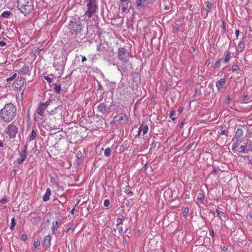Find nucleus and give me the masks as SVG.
I'll use <instances>...</instances> for the list:
<instances>
[{
    "label": "nucleus",
    "mask_w": 252,
    "mask_h": 252,
    "mask_svg": "<svg viewBox=\"0 0 252 252\" xmlns=\"http://www.w3.org/2000/svg\"><path fill=\"white\" fill-rule=\"evenodd\" d=\"M142 0H139L137 2V6H139L142 4Z\"/></svg>",
    "instance_id": "obj_48"
},
{
    "label": "nucleus",
    "mask_w": 252,
    "mask_h": 252,
    "mask_svg": "<svg viewBox=\"0 0 252 252\" xmlns=\"http://www.w3.org/2000/svg\"><path fill=\"white\" fill-rule=\"evenodd\" d=\"M1 250V248L0 247V251Z\"/></svg>",
    "instance_id": "obj_56"
},
{
    "label": "nucleus",
    "mask_w": 252,
    "mask_h": 252,
    "mask_svg": "<svg viewBox=\"0 0 252 252\" xmlns=\"http://www.w3.org/2000/svg\"><path fill=\"white\" fill-rule=\"evenodd\" d=\"M40 244V243L39 241H34L33 243V247L34 248H36L38 247Z\"/></svg>",
    "instance_id": "obj_36"
},
{
    "label": "nucleus",
    "mask_w": 252,
    "mask_h": 252,
    "mask_svg": "<svg viewBox=\"0 0 252 252\" xmlns=\"http://www.w3.org/2000/svg\"><path fill=\"white\" fill-rule=\"evenodd\" d=\"M51 190L49 188H48L46 189V192L43 196V200L45 202L48 201L50 199V196L51 195Z\"/></svg>",
    "instance_id": "obj_16"
},
{
    "label": "nucleus",
    "mask_w": 252,
    "mask_h": 252,
    "mask_svg": "<svg viewBox=\"0 0 252 252\" xmlns=\"http://www.w3.org/2000/svg\"><path fill=\"white\" fill-rule=\"evenodd\" d=\"M189 212V209L188 208H185L184 210V213L185 214H187Z\"/></svg>",
    "instance_id": "obj_40"
},
{
    "label": "nucleus",
    "mask_w": 252,
    "mask_h": 252,
    "mask_svg": "<svg viewBox=\"0 0 252 252\" xmlns=\"http://www.w3.org/2000/svg\"><path fill=\"white\" fill-rule=\"evenodd\" d=\"M232 69L233 71H236L239 69V67L237 64L234 63L232 66Z\"/></svg>",
    "instance_id": "obj_28"
},
{
    "label": "nucleus",
    "mask_w": 252,
    "mask_h": 252,
    "mask_svg": "<svg viewBox=\"0 0 252 252\" xmlns=\"http://www.w3.org/2000/svg\"><path fill=\"white\" fill-rule=\"evenodd\" d=\"M45 80H46V81H48V82L49 83H51V80H51V79L50 77H47H47H45Z\"/></svg>",
    "instance_id": "obj_42"
},
{
    "label": "nucleus",
    "mask_w": 252,
    "mask_h": 252,
    "mask_svg": "<svg viewBox=\"0 0 252 252\" xmlns=\"http://www.w3.org/2000/svg\"><path fill=\"white\" fill-rule=\"evenodd\" d=\"M16 73H14L12 76V77H10L9 78L7 79V81L9 80H11V79H14L15 77H16Z\"/></svg>",
    "instance_id": "obj_43"
},
{
    "label": "nucleus",
    "mask_w": 252,
    "mask_h": 252,
    "mask_svg": "<svg viewBox=\"0 0 252 252\" xmlns=\"http://www.w3.org/2000/svg\"><path fill=\"white\" fill-rule=\"evenodd\" d=\"M10 14V12L9 11H5L2 13V16L4 17H7Z\"/></svg>",
    "instance_id": "obj_32"
},
{
    "label": "nucleus",
    "mask_w": 252,
    "mask_h": 252,
    "mask_svg": "<svg viewBox=\"0 0 252 252\" xmlns=\"http://www.w3.org/2000/svg\"><path fill=\"white\" fill-rule=\"evenodd\" d=\"M175 113V111L174 110L171 111L170 113V117L173 121H175L176 120V118L174 117Z\"/></svg>",
    "instance_id": "obj_30"
},
{
    "label": "nucleus",
    "mask_w": 252,
    "mask_h": 252,
    "mask_svg": "<svg viewBox=\"0 0 252 252\" xmlns=\"http://www.w3.org/2000/svg\"><path fill=\"white\" fill-rule=\"evenodd\" d=\"M51 240V237L48 235L46 236L43 240V246L44 247H49L50 245V242Z\"/></svg>",
    "instance_id": "obj_15"
},
{
    "label": "nucleus",
    "mask_w": 252,
    "mask_h": 252,
    "mask_svg": "<svg viewBox=\"0 0 252 252\" xmlns=\"http://www.w3.org/2000/svg\"><path fill=\"white\" fill-rule=\"evenodd\" d=\"M231 53H230V51L229 50H228L227 51L226 54L225 55L224 60V62L225 63H227L229 61V60L231 57Z\"/></svg>",
    "instance_id": "obj_20"
},
{
    "label": "nucleus",
    "mask_w": 252,
    "mask_h": 252,
    "mask_svg": "<svg viewBox=\"0 0 252 252\" xmlns=\"http://www.w3.org/2000/svg\"><path fill=\"white\" fill-rule=\"evenodd\" d=\"M97 110L98 112H100L102 114H105L107 112V107L106 104L102 102L100 103L97 106Z\"/></svg>",
    "instance_id": "obj_9"
},
{
    "label": "nucleus",
    "mask_w": 252,
    "mask_h": 252,
    "mask_svg": "<svg viewBox=\"0 0 252 252\" xmlns=\"http://www.w3.org/2000/svg\"><path fill=\"white\" fill-rule=\"evenodd\" d=\"M219 133L220 134H224V130H223L222 128L220 130V131H219Z\"/></svg>",
    "instance_id": "obj_49"
},
{
    "label": "nucleus",
    "mask_w": 252,
    "mask_h": 252,
    "mask_svg": "<svg viewBox=\"0 0 252 252\" xmlns=\"http://www.w3.org/2000/svg\"><path fill=\"white\" fill-rule=\"evenodd\" d=\"M205 4H206V10H207V13L210 11L211 9V7H212V4L211 3H210V1H207L205 2Z\"/></svg>",
    "instance_id": "obj_22"
},
{
    "label": "nucleus",
    "mask_w": 252,
    "mask_h": 252,
    "mask_svg": "<svg viewBox=\"0 0 252 252\" xmlns=\"http://www.w3.org/2000/svg\"><path fill=\"white\" fill-rule=\"evenodd\" d=\"M11 223H10V229L11 230H13V229L16 225V221H15V218H13L11 219Z\"/></svg>",
    "instance_id": "obj_21"
},
{
    "label": "nucleus",
    "mask_w": 252,
    "mask_h": 252,
    "mask_svg": "<svg viewBox=\"0 0 252 252\" xmlns=\"http://www.w3.org/2000/svg\"><path fill=\"white\" fill-rule=\"evenodd\" d=\"M75 210V208H74L70 212V213L73 215L74 214V211Z\"/></svg>",
    "instance_id": "obj_53"
},
{
    "label": "nucleus",
    "mask_w": 252,
    "mask_h": 252,
    "mask_svg": "<svg viewBox=\"0 0 252 252\" xmlns=\"http://www.w3.org/2000/svg\"><path fill=\"white\" fill-rule=\"evenodd\" d=\"M72 224L71 223H68L65 225V229H64V231L65 232H68L70 228H71Z\"/></svg>",
    "instance_id": "obj_26"
},
{
    "label": "nucleus",
    "mask_w": 252,
    "mask_h": 252,
    "mask_svg": "<svg viewBox=\"0 0 252 252\" xmlns=\"http://www.w3.org/2000/svg\"><path fill=\"white\" fill-rule=\"evenodd\" d=\"M183 110V108L182 107H180L178 109V111L179 113H181L182 112Z\"/></svg>",
    "instance_id": "obj_45"
},
{
    "label": "nucleus",
    "mask_w": 252,
    "mask_h": 252,
    "mask_svg": "<svg viewBox=\"0 0 252 252\" xmlns=\"http://www.w3.org/2000/svg\"><path fill=\"white\" fill-rule=\"evenodd\" d=\"M6 202V199L5 198H3L0 200V204H3Z\"/></svg>",
    "instance_id": "obj_39"
},
{
    "label": "nucleus",
    "mask_w": 252,
    "mask_h": 252,
    "mask_svg": "<svg viewBox=\"0 0 252 252\" xmlns=\"http://www.w3.org/2000/svg\"><path fill=\"white\" fill-rule=\"evenodd\" d=\"M222 250L223 251H227V247H225V246H223L222 248Z\"/></svg>",
    "instance_id": "obj_47"
},
{
    "label": "nucleus",
    "mask_w": 252,
    "mask_h": 252,
    "mask_svg": "<svg viewBox=\"0 0 252 252\" xmlns=\"http://www.w3.org/2000/svg\"><path fill=\"white\" fill-rule=\"evenodd\" d=\"M118 230L119 233H122L123 231V228L121 226H118Z\"/></svg>",
    "instance_id": "obj_37"
},
{
    "label": "nucleus",
    "mask_w": 252,
    "mask_h": 252,
    "mask_svg": "<svg viewBox=\"0 0 252 252\" xmlns=\"http://www.w3.org/2000/svg\"><path fill=\"white\" fill-rule=\"evenodd\" d=\"M243 135V131L241 128H238L236 131L235 138L237 140H240Z\"/></svg>",
    "instance_id": "obj_18"
},
{
    "label": "nucleus",
    "mask_w": 252,
    "mask_h": 252,
    "mask_svg": "<svg viewBox=\"0 0 252 252\" xmlns=\"http://www.w3.org/2000/svg\"><path fill=\"white\" fill-rule=\"evenodd\" d=\"M124 218H118L117 220V225L118 226L120 225V224H122Z\"/></svg>",
    "instance_id": "obj_31"
},
{
    "label": "nucleus",
    "mask_w": 252,
    "mask_h": 252,
    "mask_svg": "<svg viewBox=\"0 0 252 252\" xmlns=\"http://www.w3.org/2000/svg\"><path fill=\"white\" fill-rule=\"evenodd\" d=\"M6 45V43L3 41H0V46L3 47Z\"/></svg>",
    "instance_id": "obj_41"
},
{
    "label": "nucleus",
    "mask_w": 252,
    "mask_h": 252,
    "mask_svg": "<svg viewBox=\"0 0 252 252\" xmlns=\"http://www.w3.org/2000/svg\"><path fill=\"white\" fill-rule=\"evenodd\" d=\"M122 2H124V1H128L129 0H120Z\"/></svg>",
    "instance_id": "obj_54"
},
{
    "label": "nucleus",
    "mask_w": 252,
    "mask_h": 252,
    "mask_svg": "<svg viewBox=\"0 0 252 252\" xmlns=\"http://www.w3.org/2000/svg\"><path fill=\"white\" fill-rule=\"evenodd\" d=\"M210 235L213 237L214 236V232L213 231V230H212L211 231H210Z\"/></svg>",
    "instance_id": "obj_51"
},
{
    "label": "nucleus",
    "mask_w": 252,
    "mask_h": 252,
    "mask_svg": "<svg viewBox=\"0 0 252 252\" xmlns=\"http://www.w3.org/2000/svg\"><path fill=\"white\" fill-rule=\"evenodd\" d=\"M239 33H240V31L238 30L236 31L235 34H236V36L237 37V38H238Z\"/></svg>",
    "instance_id": "obj_44"
},
{
    "label": "nucleus",
    "mask_w": 252,
    "mask_h": 252,
    "mask_svg": "<svg viewBox=\"0 0 252 252\" xmlns=\"http://www.w3.org/2000/svg\"><path fill=\"white\" fill-rule=\"evenodd\" d=\"M29 70V68L28 66H24L21 69V72L23 74H26Z\"/></svg>",
    "instance_id": "obj_25"
},
{
    "label": "nucleus",
    "mask_w": 252,
    "mask_h": 252,
    "mask_svg": "<svg viewBox=\"0 0 252 252\" xmlns=\"http://www.w3.org/2000/svg\"><path fill=\"white\" fill-rule=\"evenodd\" d=\"M18 132V127L13 123H10L7 126L4 130L5 133L7 135L9 138H14Z\"/></svg>",
    "instance_id": "obj_6"
},
{
    "label": "nucleus",
    "mask_w": 252,
    "mask_h": 252,
    "mask_svg": "<svg viewBox=\"0 0 252 252\" xmlns=\"http://www.w3.org/2000/svg\"><path fill=\"white\" fill-rule=\"evenodd\" d=\"M27 156V153L26 150H24L23 152L20 153V157L17 159V162L19 164H22L25 160V158Z\"/></svg>",
    "instance_id": "obj_10"
},
{
    "label": "nucleus",
    "mask_w": 252,
    "mask_h": 252,
    "mask_svg": "<svg viewBox=\"0 0 252 252\" xmlns=\"http://www.w3.org/2000/svg\"><path fill=\"white\" fill-rule=\"evenodd\" d=\"M110 202L109 199H105L104 201V205L105 207H108L110 205Z\"/></svg>",
    "instance_id": "obj_35"
},
{
    "label": "nucleus",
    "mask_w": 252,
    "mask_h": 252,
    "mask_svg": "<svg viewBox=\"0 0 252 252\" xmlns=\"http://www.w3.org/2000/svg\"><path fill=\"white\" fill-rule=\"evenodd\" d=\"M17 109L11 103L6 104L0 111L1 119L6 123H10L16 117Z\"/></svg>",
    "instance_id": "obj_2"
},
{
    "label": "nucleus",
    "mask_w": 252,
    "mask_h": 252,
    "mask_svg": "<svg viewBox=\"0 0 252 252\" xmlns=\"http://www.w3.org/2000/svg\"><path fill=\"white\" fill-rule=\"evenodd\" d=\"M36 136V132L34 130H32L31 133L28 136V140L29 141H32L33 140Z\"/></svg>",
    "instance_id": "obj_19"
},
{
    "label": "nucleus",
    "mask_w": 252,
    "mask_h": 252,
    "mask_svg": "<svg viewBox=\"0 0 252 252\" xmlns=\"http://www.w3.org/2000/svg\"><path fill=\"white\" fill-rule=\"evenodd\" d=\"M216 212L218 216H224V213L222 211H220L219 210L216 209Z\"/></svg>",
    "instance_id": "obj_33"
},
{
    "label": "nucleus",
    "mask_w": 252,
    "mask_h": 252,
    "mask_svg": "<svg viewBox=\"0 0 252 252\" xmlns=\"http://www.w3.org/2000/svg\"><path fill=\"white\" fill-rule=\"evenodd\" d=\"M221 62V59H219L218 60V61L215 63V64H214V69H217V68H218L220 67V63Z\"/></svg>",
    "instance_id": "obj_23"
},
{
    "label": "nucleus",
    "mask_w": 252,
    "mask_h": 252,
    "mask_svg": "<svg viewBox=\"0 0 252 252\" xmlns=\"http://www.w3.org/2000/svg\"><path fill=\"white\" fill-rule=\"evenodd\" d=\"M119 59L124 63H126L129 59V53L125 48H120L118 50Z\"/></svg>",
    "instance_id": "obj_8"
},
{
    "label": "nucleus",
    "mask_w": 252,
    "mask_h": 252,
    "mask_svg": "<svg viewBox=\"0 0 252 252\" xmlns=\"http://www.w3.org/2000/svg\"><path fill=\"white\" fill-rule=\"evenodd\" d=\"M111 153V150L110 148H107L104 151V155L106 157H109Z\"/></svg>",
    "instance_id": "obj_24"
},
{
    "label": "nucleus",
    "mask_w": 252,
    "mask_h": 252,
    "mask_svg": "<svg viewBox=\"0 0 252 252\" xmlns=\"http://www.w3.org/2000/svg\"><path fill=\"white\" fill-rule=\"evenodd\" d=\"M225 84V80L224 78H221L216 82V86L218 90L220 91Z\"/></svg>",
    "instance_id": "obj_13"
},
{
    "label": "nucleus",
    "mask_w": 252,
    "mask_h": 252,
    "mask_svg": "<svg viewBox=\"0 0 252 252\" xmlns=\"http://www.w3.org/2000/svg\"><path fill=\"white\" fill-rule=\"evenodd\" d=\"M24 83V79H18L16 80L13 83V85L17 89H21V88L23 86Z\"/></svg>",
    "instance_id": "obj_14"
},
{
    "label": "nucleus",
    "mask_w": 252,
    "mask_h": 252,
    "mask_svg": "<svg viewBox=\"0 0 252 252\" xmlns=\"http://www.w3.org/2000/svg\"><path fill=\"white\" fill-rule=\"evenodd\" d=\"M3 146V143L1 141H0V148L2 147Z\"/></svg>",
    "instance_id": "obj_52"
},
{
    "label": "nucleus",
    "mask_w": 252,
    "mask_h": 252,
    "mask_svg": "<svg viewBox=\"0 0 252 252\" xmlns=\"http://www.w3.org/2000/svg\"><path fill=\"white\" fill-rule=\"evenodd\" d=\"M61 220L60 218H58L55 221H53L51 228L53 233H55V231L58 229Z\"/></svg>",
    "instance_id": "obj_11"
},
{
    "label": "nucleus",
    "mask_w": 252,
    "mask_h": 252,
    "mask_svg": "<svg viewBox=\"0 0 252 252\" xmlns=\"http://www.w3.org/2000/svg\"><path fill=\"white\" fill-rule=\"evenodd\" d=\"M67 28L69 33L76 37L82 31L84 26L81 24L80 18L77 17L72 18L70 20Z\"/></svg>",
    "instance_id": "obj_3"
},
{
    "label": "nucleus",
    "mask_w": 252,
    "mask_h": 252,
    "mask_svg": "<svg viewBox=\"0 0 252 252\" xmlns=\"http://www.w3.org/2000/svg\"><path fill=\"white\" fill-rule=\"evenodd\" d=\"M62 109L61 107H54L50 101L41 103L36 110L35 120L39 123L47 122L51 124L50 122L47 121L46 116L47 115L52 116L57 114L58 117H61Z\"/></svg>",
    "instance_id": "obj_1"
},
{
    "label": "nucleus",
    "mask_w": 252,
    "mask_h": 252,
    "mask_svg": "<svg viewBox=\"0 0 252 252\" xmlns=\"http://www.w3.org/2000/svg\"><path fill=\"white\" fill-rule=\"evenodd\" d=\"M55 91L57 93H60L61 91V86L56 85L54 88Z\"/></svg>",
    "instance_id": "obj_34"
},
{
    "label": "nucleus",
    "mask_w": 252,
    "mask_h": 252,
    "mask_svg": "<svg viewBox=\"0 0 252 252\" xmlns=\"http://www.w3.org/2000/svg\"><path fill=\"white\" fill-rule=\"evenodd\" d=\"M21 237H22V240H27V239L28 238V236H27V235L26 234H22Z\"/></svg>",
    "instance_id": "obj_38"
},
{
    "label": "nucleus",
    "mask_w": 252,
    "mask_h": 252,
    "mask_svg": "<svg viewBox=\"0 0 252 252\" xmlns=\"http://www.w3.org/2000/svg\"><path fill=\"white\" fill-rule=\"evenodd\" d=\"M128 118L127 116L123 113H121L116 116L113 119V122L118 123L121 125L125 126L127 124Z\"/></svg>",
    "instance_id": "obj_7"
},
{
    "label": "nucleus",
    "mask_w": 252,
    "mask_h": 252,
    "mask_svg": "<svg viewBox=\"0 0 252 252\" xmlns=\"http://www.w3.org/2000/svg\"><path fill=\"white\" fill-rule=\"evenodd\" d=\"M205 199L203 194L199 193L197 196V199L198 200L203 201Z\"/></svg>",
    "instance_id": "obj_29"
},
{
    "label": "nucleus",
    "mask_w": 252,
    "mask_h": 252,
    "mask_svg": "<svg viewBox=\"0 0 252 252\" xmlns=\"http://www.w3.org/2000/svg\"><path fill=\"white\" fill-rule=\"evenodd\" d=\"M245 47V42L243 39L240 40L239 42L238 47H237V51L238 52H242Z\"/></svg>",
    "instance_id": "obj_17"
},
{
    "label": "nucleus",
    "mask_w": 252,
    "mask_h": 252,
    "mask_svg": "<svg viewBox=\"0 0 252 252\" xmlns=\"http://www.w3.org/2000/svg\"><path fill=\"white\" fill-rule=\"evenodd\" d=\"M247 96V95H244V97H246Z\"/></svg>",
    "instance_id": "obj_55"
},
{
    "label": "nucleus",
    "mask_w": 252,
    "mask_h": 252,
    "mask_svg": "<svg viewBox=\"0 0 252 252\" xmlns=\"http://www.w3.org/2000/svg\"><path fill=\"white\" fill-rule=\"evenodd\" d=\"M149 127L147 125H142L139 126L138 129V134H140L141 132L143 133V134H146L148 131Z\"/></svg>",
    "instance_id": "obj_12"
},
{
    "label": "nucleus",
    "mask_w": 252,
    "mask_h": 252,
    "mask_svg": "<svg viewBox=\"0 0 252 252\" xmlns=\"http://www.w3.org/2000/svg\"><path fill=\"white\" fill-rule=\"evenodd\" d=\"M17 5L20 11L25 15L31 13L34 8L32 0H17Z\"/></svg>",
    "instance_id": "obj_4"
},
{
    "label": "nucleus",
    "mask_w": 252,
    "mask_h": 252,
    "mask_svg": "<svg viewBox=\"0 0 252 252\" xmlns=\"http://www.w3.org/2000/svg\"><path fill=\"white\" fill-rule=\"evenodd\" d=\"M86 60H87L85 56H82V62L84 63V62L86 61Z\"/></svg>",
    "instance_id": "obj_46"
},
{
    "label": "nucleus",
    "mask_w": 252,
    "mask_h": 252,
    "mask_svg": "<svg viewBox=\"0 0 252 252\" xmlns=\"http://www.w3.org/2000/svg\"><path fill=\"white\" fill-rule=\"evenodd\" d=\"M238 152L239 153H248V151H246L245 146H241L239 148Z\"/></svg>",
    "instance_id": "obj_27"
},
{
    "label": "nucleus",
    "mask_w": 252,
    "mask_h": 252,
    "mask_svg": "<svg viewBox=\"0 0 252 252\" xmlns=\"http://www.w3.org/2000/svg\"><path fill=\"white\" fill-rule=\"evenodd\" d=\"M237 147H238V145L237 144H233V146H232V148L234 149H235L236 148H237Z\"/></svg>",
    "instance_id": "obj_50"
},
{
    "label": "nucleus",
    "mask_w": 252,
    "mask_h": 252,
    "mask_svg": "<svg viewBox=\"0 0 252 252\" xmlns=\"http://www.w3.org/2000/svg\"><path fill=\"white\" fill-rule=\"evenodd\" d=\"M87 10L85 15L89 18H91L96 12L97 9V6L96 4V0H87Z\"/></svg>",
    "instance_id": "obj_5"
}]
</instances>
